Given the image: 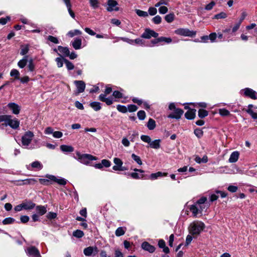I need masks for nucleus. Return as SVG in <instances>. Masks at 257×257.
<instances>
[{"label":"nucleus","mask_w":257,"mask_h":257,"mask_svg":"<svg viewBox=\"0 0 257 257\" xmlns=\"http://www.w3.org/2000/svg\"><path fill=\"white\" fill-rule=\"evenodd\" d=\"M205 228V224L201 221H196L191 223L188 228L189 233L193 235H198Z\"/></svg>","instance_id":"obj_1"},{"label":"nucleus","mask_w":257,"mask_h":257,"mask_svg":"<svg viewBox=\"0 0 257 257\" xmlns=\"http://www.w3.org/2000/svg\"><path fill=\"white\" fill-rule=\"evenodd\" d=\"M76 157L74 158L77 159L81 163L88 165L90 163V161L97 160V158L90 154H81L79 152H76Z\"/></svg>","instance_id":"obj_2"},{"label":"nucleus","mask_w":257,"mask_h":257,"mask_svg":"<svg viewBox=\"0 0 257 257\" xmlns=\"http://www.w3.org/2000/svg\"><path fill=\"white\" fill-rule=\"evenodd\" d=\"M34 135L31 131H27L22 137V145L25 147H27L31 144Z\"/></svg>","instance_id":"obj_3"},{"label":"nucleus","mask_w":257,"mask_h":257,"mask_svg":"<svg viewBox=\"0 0 257 257\" xmlns=\"http://www.w3.org/2000/svg\"><path fill=\"white\" fill-rule=\"evenodd\" d=\"M12 117V115H9V117L7 118L6 123L2 124V125H9L13 129H18L20 126V121L17 118L13 119ZM1 126V125H0Z\"/></svg>","instance_id":"obj_4"},{"label":"nucleus","mask_w":257,"mask_h":257,"mask_svg":"<svg viewBox=\"0 0 257 257\" xmlns=\"http://www.w3.org/2000/svg\"><path fill=\"white\" fill-rule=\"evenodd\" d=\"M176 34L188 37H194L196 35V32L194 31H190L188 29L180 28L175 31Z\"/></svg>","instance_id":"obj_5"},{"label":"nucleus","mask_w":257,"mask_h":257,"mask_svg":"<svg viewBox=\"0 0 257 257\" xmlns=\"http://www.w3.org/2000/svg\"><path fill=\"white\" fill-rule=\"evenodd\" d=\"M118 3L115 0H108L107 2L106 10L108 12L118 11L119 8Z\"/></svg>","instance_id":"obj_6"},{"label":"nucleus","mask_w":257,"mask_h":257,"mask_svg":"<svg viewBox=\"0 0 257 257\" xmlns=\"http://www.w3.org/2000/svg\"><path fill=\"white\" fill-rule=\"evenodd\" d=\"M159 34L158 33L155 32L154 30H152L150 29H146L145 32L141 35V37L149 39L151 37L157 38Z\"/></svg>","instance_id":"obj_7"},{"label":"nucleus","mask_w":257,"mask_h":257,"mask_svg":"<svg viewBox=\"0 0 257 257\" xmlns=\"http://www.w3.org/2000/svg\"><path fill=\"white\" fill-rule=\"evenodd\" d=\"M27 253L31 257H41L39 251L35 246H31L27 248Z\"/></svg>","instance_id":"obj_8"},{"label":"nucleus","mask_w":257,"mask_h":257,"mask_svg":"<svg viewBox=\"0 0 257 257\" xmlns=\"http://www.w3.org/2000/svg\"><path fill=\"white\" fill-rule=\"evenodd\" d=\"M244 92V95L253 99H257V93L253 89L249 88H246L242 90Z\"/></svg>","instance_id":"obj_9"},{"label":"nucleus","mask_w":257,"mask_h":257,"mask_svg":"<svg viewBox=\"0 0 257 257\" xmlns=\"http://www.w3.org/2000/svg\"><path fill=\"white\" fill-rule=\"evenodd\" d=\"M125 175L131 176L132 178L134 179H149V178L148 175L144 174H139V173H137V172L127 173H125Z\"/></svg>","instance_id":"obj_10"},{"label":"nucleus","mask_w":257,"mask_h":257,"mask_svg":"<svg viewBox=\"0 0 257 257\" xmlns=\"http://www.w3.org/2000/svg\"><path fill=\"white\" fill-rule=\"evenodd\" d=\"M7 106L14 114H18L20 113L21 107L18 104L14 102H11Z\"/></svg>","instance_id":"obj_11"},{"label":"nucleus","mask_w":257,"mask_h":257,"mask_svg":"<svg viewBox=\"0 0 257 257\" xmlns=\"http://www.w3.org/2000/svg\"><path fill=\"white\" fill-rule=\"evenodd\" d=\"M184 111L180 108H177L174 110V112L170 114L168 117L171 118H176L177 119L181 118L183 114Z\"/></svg>","instance_id":"obj_12"},{"label":"nucleus","mask_w":257,"mask_h":257,"mask_svg":"<svg viewBox=\"0 0 257 257\" xmlns=\"http://www.w3.org/2000/svg\"><path fill=\"white\" fill-rule=\"evenodd\" d=\"M74 84L76 85L78 93H82L84 91L85 88V83L82 80H75Z\"/></svg>","instance_id":"obj_13"},{"label":"nucleus","mask_w":257,"mask_h":257,"mask_svg":"<svg viewBox=\"0 0 257 257\" xmlns=\"http://www.w3.org/2000/svg\"><path fill=\"white\" fill-rule=\"evenodd\" d=\"M142 248L146 251H149L150 253H153L155 250V247L147 241H145L142 244Z\"/></svg>","instance_id":"obj_14"},{"label":"nucleus","mask_w":257,"mask_h":257,"mask_svg":"<svg viewBox=\"0 0 257 257\" xmlns=\"http://www.w3.org/2000/svg\"><path fill=\"white\" fill-rule=\"evenodd\" d=\"M47 177L49 180L53 181L55 182H56L58 184L61 185H65L67 183V181L65 179H63V178L58 179L55 176H54L53 175L47 176Z\"/></svg>","instance_id":"obj_15"},{"label":"nucleus","mask_w":257,"mask_h":257,"mask_svg":"<svg viewBox=\"0 0 257 257\" xmlns=\"http://www.w3.org/2000/svg\"><path fill=\"white\" fill-rule=\"evenodd\" d=\"M105 94H101L99 96V99L106 103V104L108 105H111L113 103L112 98V97H108L106 98Z\"/></svg>","instance_id":"obj_16"},{"label":"nucleus","mask_w":257,"mask_h":257,"mask_svg":"<svg viewBox=\"0 0 257 257\" xmlns=\"http://www.w3.org/2000/svg\"><path fill=\"white\" fill-rule=\"evenodd\" d=\"M113 162L115 164V165L112 167L114 171H118L123 164L122 161L118 158H114Z\"/></svg>","instance_id":"obj_17"},{"label":"nucleus","mask_w":257,"mask_h":257,"mask_svg":"<svg viewBox=\"0 0 257 257\" xmlns=\"http://www.w3.org/2000/svg\"><path fill=\"white\" fill-rule=\"evenodd\" d=\"M196 109H190L185 114V117L188 119H192L195 118Z\"/></svg>","instance_id":"obj_18"},{"label":"nucleus","mask_w":257,"mask_h":257,"mask_svg":"<svg viewBox=\"0 0 257 257\" xmlns=\"http://www.w3.org/2000/svg\"><path fill=\"white\" fill-rule=\"evenodd\" d=\"M239 156V153L238 152L234 151V152H232L231 154L230 157L229 158V160H228L229 162L230 163L236 162L238 159Z\"/></svg>","instance_id":"obj_19"},{"label":"nucleus","mask_w":257,"mask_h":257,"mask_svg":"<svg viewBox=\"0 0 257 257\" xmlns=\"http://www.w3.org/2000/svg\"><path fill=\"white\" fill-rule=\"evenodd\" d=\"M23 208L25 210H31L33 209L35 206V203H33V202L29 201H26L22 203Z\"/></svg>","instance_id":"obj_20"},{"label":"nucleus","mask_w":257,"mask_h":257,"mask_svg":"<svg viewBox=\"0 0 257 257\" xmlns=\"http://www.w3.org/2000/svg\"><path fill=\"white\" fill-rule=\"evenodd\" d=\"M73 47L76 49H80L81 47L82 41L80 38L75 39L73 42H71Z\"/></svg>","instance_id":"obj_21"},{"label":"nucleus","mask_w":257,"mask_h":257,"mask_svg":"<svg viewBox=\"0 0 257 257\" xmlns=\"http://www.w3.org/2000/svg\"><path fill=\"white\" fill-rule=\"evenodd\" d=\"M28 62H29L28 56H25L22 59L18 62V66L20 68H23L26 66Z\"/></svg>","instance_id":"obj_22"},{"label":"nucleus","mask_w":257,"mask_h":257,"mask_svg":"<svg viewBox=\"0 0 257 257\" xmlns=\"http://www.w3.org/2000/svg\"><path fill=\"white\" fill-rule=\"evenodd\" d=\"M89 3L93 10L99 8L100 5V2L99 0H89Z\"/></svg>","instance_id":"obj_23"},{"label":"nucleus","mask_w":257,"mask_h":257,"mask_svg":"<svg viewBox=\"0 0 257 257\" xmlns=\"http://www.w3.org/2000/svg\"><path fill=\"white\" fill-rule=\"evenodd\" d=\"M160 143L161 140H155L154 141H151L149 145L151 148L158 149L160 148Z\"/></svg>","instance_id":"obj_24"},{"label":"nucleus","mask_w":257,"mask_h":257,"mask_svg":"<svg viewBox=\"0 0 257 257\" xmlns=\"http://www.w3.org/2000/svg\"><path fill=\"white\" fill-rule=\"evenodd\" d=\"M190 210L192 213L193 216L196 217L198 213H200L198 207L196 204L192 205L190 207Z\"/></svg>","instance_id":"obj_25"},{"label":"nucleus","mask_w":257,"mask_h":257,"mask_svg":"<svg viewBox=\"0 0 257 257\" xmlns=\"http://www.w3.org/2000/svg\"><path fill=\"white\" fill-rule=\"evenodd\" d=\"M94 249H95L96 250H97V248L96 247L94 248L92 246H89L84 248L83 252L85 255L90 256L92 254Z\"/></svg>","instance_id":"obj_26"},{"label":"nucleus","mask_w":257,"mask_h":257,"mask_svg":"<svg viewBox=\"0 0 257 257\" xmlns=\"http://www.w3.org/2000/svg\"><path fill=\"white\" fill-rule=\"evenodd\" d=\"M61 150L63 152H72L74 148L71 146L63 145L60 146Z\"/></svg>","instance_id":"obj_27"},{"label":"nucleus","mask_w":257,"mask_h":257,"mask_svg":"<svg viewBox=\"0 0 257 257\" xmlns=\"http://www.w3.org/2000/svg\"><path fill=\"white\" fill-rule=\"evenodd\" d=\"M36 210L40 215H43L47 211L46 207L44 206L38 205L36 206Z\"/></svg>","instance_id":"obj_28"},{"label":"nucleus","mask_w":257,"mask_h":257,"mask_svg":"<svg viewBox=\"0 0 257 257\" xmlns=\"http://www.w3.org/2000/svg\"><path fill=\"white\" fill-rule=\"evenodd\" d=\"M20 73L19 71L16 69H13L10 72V76L14 77L15 79L19 80Z\"/></svg>","instance_id":"obj_29"},{"label":"nucleus","mask_w":257,"mask_h":257,"mask_svg":"<svg viewBox=\"0 0 257 257\" xmlns=\"http://www.w3.org/2000/svg\"><path fill=\"white\" fill-rule=\"evenodd\" d=\"M101 104L99 102L94 101L90 104V106L95 110V111H98L101 108Z\"/></svg>","instance_id":"obj_30"},{"label":"nucleus","mask_w":257,"mask_h":257,"mask_svg":"<svg viewBox=\"0 0 257 257\" xmlns=\"http://www.w3.org/2000/svg\"><path fill=\"white\" fill-rule=\"evenodd\" d=\"M58 50H59L61 53H63L66 56H68L69 55V50L67 47H63L61 46H59L58 47Z\"/></svg>","instance_id":"obj_31"},{"label":"nucleus","mask_w":257,"mask_h":257,"mask_svg":"<svg viewBox=\"0 0 257 257\" xmlns=\"http://www.w3.org/2000/svg\"><path fill=\"white\" fill-rule=\"evenodd\" d=\"M156 122L152 119L150 118L147 123V127L150 130H153L156 127Z\"/></svg>","instance_id":"obj_32"},{"label":"nucleus","mask_w":257,"mask_h":257,"mask_svg":"<svg viewBox=\"0 0 257 257\" xmlns=\"http://www.w3.org/2000/svg\"><path fill=\"white\" fill-rule=\"evenodd\" d=\"M125 228L122 227H118L115 232V235L117 236L123 235L125 232Z\"/></svg>","instance_id":"obj_33"},{"label":"nucleus","mask_w":257,"mask_h":257,"mask_svg":"<svg viewBox=\"0 0 257 257\" xmlns=\"http://www.w3.org/2000/svg\"><path fill=\"white\" fill-rule=\"evenodd\" d=\"M37 182V180L35 178H28L24 180L23 184L25 185H34Z\"/></svg>","instance_id":"obj_34"},{"label":"nucleus","mask_w":257,"mask_h":257,"mask_svg":"<svg viewBox=\"0 0 257 257\" xmlns=\"http://www.w3.org/2000/svg\"><path fill=\"white\" fill-rule=\"evenodd\" d=\"M29 50V46L25 45L21 46L20 54L23 56H26V55L28 53Z\"/></svg>","instance_id":"obj_35"},{"label":"nucleus","mask_w":257,"mask_h":257,"mask_svg":"<svg viewBox=\"0 0 257 257\" xmlns=\"http://www.w3.org/2000/svg\"><path fill=\"white\" fill-rule=\"evenodd\" d=\"M208 115V112L205 109H200L198 110V116L201 118H203Z\"/></svg>","instance_id":"obj_36"},{"label":"nucleus","mask_w":257,"mask_h":257,"mask_svg":"<svg viewBox=\"0 0 257 257\" xmlns=\"http://www.w3.org/2000/svg\"><path fill=\"white\" fill-rule=\"evenodd\" d=\"M84 232L80 230L77 229L73 232V235L76 238H81L84 236Z\"/></svg>","instance_id":"obj_37"},{"label":"nucleus","mask_w":257,"mask_h":257,"mask_svg":"<svg viewBox=\"0 0 257 257\" xmlns=\"http://www.w3.org/2000/svg\"><path fill=\"white\" fill-rule=\"evenodd\" d=\"M175 18V15L174 13H170L169 14L167 15L165 17V19L168 23H171L172 22Z\"/></svg>","instance_id":"obj_38"},{"label":"nucleus","mask_w":257,"mask_h":257,"mask_svg":"<svg viewBox=\"0 0 257 257\" xmlns=\"http://www.w3.org/2000/svg\"><path fill=\"white\" fill-rule=\"evenodd\" d=\"M31 166L33 168H37L39 170H41L43 168V165L39 161H35L31 164Z\"/></svg>","instance_id":"obj_39"},{"label":"nucleus","mask_w":257,"mask_h":257,"mask_svg":"<svg viewBox=\"0 0 257 257\" xmlns=\"http://www.w3.org/2000/svg\"><path fill=\"white\" fill-rule=\"evenodd\" d=\"M29 64L28 66V68L29 71L33 72L35 70V64L34 63L33 60L32 58L29 60Z\"/></svg>","instance_id":"obj_40"},{"label":"nucleus","mask_w":257,"mask_h":257,"mask_svg":"<svg viewBox=\"0 0 257 257\" xmlns=\"http://www.w3.org/2000/svg\"><path fill=\"white\" fill-rule=\"evenodd\" d=\"M160 42H164L165 43L169 44L172 42V40L170 37H159Z\"/></svg>","instance_id":"obj_41"},{"label":"nucleus","mask_w":257,"mask_h":257,"mask_svg":"<svg viewBox=\"0 0 257 257\" xmlns=\"http://www.w3.org/2000/svg\"><path fill=\"white\" fill-rule=\"evenodd\" d=\"M64 63L68 70H71L74 69V66L73 64L67 59H64Z\"/></svg>","instance_id":"obj_42"},{"label":"nucleus","mask_w":257,"mask_h":257,"mask_svg":"<svg viewBox=\"0 0 257 257\" xmlns=\"http://www.w3.org/2000/svg\"><path fill=\"white\" fill-rule=\"evenodd\" d=\"M227 17V14L224 12H221L219 14H216L214 15L213 19H224Z\"/></svg>","instance_id":"obj_43"},{"label":"nucleus","mask_w":257,"mask_h":257,"mask_svg":"<svg viewBox=\"0 0 257 257\" xmlns=\"http://www.w3.org/2000/svg\"><path fill=\"white\" fill-rule=\"evenodd\" d=\"M194 133L195 136L198 138H201L203 135V132L199 128H196Z\"/></svg>","instance_id":"obj_44"},{"label":"nucleus","mask_w":257,"mask_h":257,"mask_svg":"<svg viewBox=\"0 0 257 257\" xmlns=\"http://www.w3.org/2000/svg\"><path fill=\"white\" fill-rule=\"evenodd\" d=\"M209 205H210L209 203H206V204L197 205L200 211V213H201L204 210H206L207 208H208Z\"/></svg>","instance_id":"obj_45"},{"label":"nucleus","mask_w":257,"mask_h":257,"mask_svg":"<svg viewBox=\"0 0 257 257\" xmlns=\"http://www.w3.org/2000/svg\"><path fill=\"white\" fill-rule=\"evenodd\" d=\"M132 159L136 162L139 165H142V162L140 158V157L135 154H133L132 155Z\"/></svg>","instance_id":"obj_46"},{"label":"nucleus","mask_w":257,"mask_h":257,"mask_svg":"<svg viewBox=\"0 0 257 257\" xmlns=\"http://www.w3.org/2000/svg\"><path fill=\"white\" fill-rule=\"evenodd\" d=\"M64 59L62 58L58 57L56 58L55 61L57 63V65L59 68L62 67L63 65V62H64Z\"/></svg>","instance_id":"obj_47"},{"label":"nucleus","mask_w":257,"mask_h":257,"mask_svg":"<svg viewBox=\"0 0 257 257\" xmlns=\"http://www.w3.org/2000/svg\"><path fill=\"white\" fill-rule=\"evenodd\" d=\"M119 40H122L123 42H126L130 44H134V40L130 39L127 38L125 37H118L117 38V41H118Z\"/></svg>","instance_id":"obj_48"},{"label":"nucleus","mask_w":257,"mask_h":257,"mask_svg":"<svg viewBox=\"0 0 257 257\" xmlns=\"http://www.w3.org/2000/svg\"><path fill=\"white\" fill-rule=\"evenodd\" d=\"M15 220L14 218L12 217H8L5 218L3 221V223L5 225L12 224L15 222Z\"/></svg>","instance_id":"obj_49"},{"label":"nucleus","mask_w":257,"mask_h":257,"mask_svg":"<svg viewBox=\"0 0 257 257\" xmlns=\"http://www.w3.org/2000/svg\"><path fill=\"white\" fill-rule=\"evenodd\" d=\"M136 12L137 14L140 17H146L148 16V13L147 12H145L140 10H136Z\"/></svg>","instance_id":"obj_50"},{"label":"nucleus","mask_w":257,"mask_h":257,"mask_svg":"<svg viewBox=\"0 0 257 257\" xmlns=\"http://www.w3.org/2000/svg\"><path fill=\"white\" fill-rule=\"evenodd\" d=\"M247 113L250 114L253 119H257V113L254 112L251 109L248 108L246 110Z\"/></svg>","instance_id":"obj_51"},{"label":"nucleus","mask_w":257,"mask_h":257,"mask_svg":"<svg viewBox=\"0 0 257 257\" xmlns=\"http://www.w3.org/2000/svg\"><path fill=\"white\" fill-rule=\"evenodd\" d=\"M81 34V32L78 30H75L74 31H69L68 33V35L71 37H73L75 35H80Z\"/></svg>","instance_id":"obj_52"},{"label":"nucleus","mask_w":257,"mask_h":257,"mask_svg":"<svg viewBox=\"0 0 257 257\" xmlns=\"http://www.w3.org/2000/svg\"><path fill=\"white\" fill-rule=\"evenodd\" d=\"M219 114L223 116H228L230 114L229 111L225 108L220 109L219 110Z\"/></svg>","instance_id":"obj_53"},{"label":"nucleus","mask_w":257,"mask_h":257,"mask_svg":"<svg viewBox=\"0 0 257 257\" xmlns=\"http://www.w3.org/2000/svg\"><path fill=\"white\" fill-rule=\"evenodd\" d=\"M141 139L144 142L148 143L149 145L151 142V139L149 136L142 135Z\"/></svg>","instance_id":"obj_54"},{"label":"nucleus","mask_w":257,"mask_h":257,"mask_svg":"<svg viewBox=\"0 0 257 257\" xmlns=\"http://www.w3.org/2000/svg\"><path fill=\"white\" fill-rule=\"evenodd\" d=\"M138 118L141 120H144L146 117V113L144 110H140L137 113Z\"/></svg>","instance_id":"obj_55"},{"label":"nucleus","mask_w":257,"mask_h":257,"mask_svg":"<svg viewBox=\"0 0 257 257\" xmlns=\"http://www.w3.org/2000/svg\"><path fill=\"white\" fill-rule=\"evenodd\" d=\"M47 40L54 44H58L59 43L57 38L52 36H49L47 37Z\"/></svg>","instance_id":"obj_56"},{"label":"nucleus","mask_w":257,"mask_h":257,"mask_svg":"<svg viewBox=\"0 0 257 257\" xmlns=\"http://www.w3.org/2000/svg\"><path fill=\"white\" fill-rule=\"evenodd\" d=\"M207 201V198L205 197H202L201 198H200L197 202L196 204V205H202V204H206V203H208L206 202Z\"/></svg>","instance_id":"obj_57"},{"label":"nucleus","mask_w":257,"mask_h":257,"mask_svg":"<svg viewBox=\"0 0 257 257\" xmlns=\"http://www.w3.org/2000/svg\"><path fill=\"white\" fill-rule=\"evenodd\" d=\"M116 108L119 112L122 113L126 112L127 111V108L125 106L121 105H117Z\"/></svg>","instance_id":"obj_58"},{"label":"nucleus","mask_w":257,"mask_h":257,"mask_svg":"<svg viewBox=\"0 0 257 257\" xmlns=\"http://www.w3.org/2000/svg\"><path fill=\"white\" fill-rule=\"evenodd\" d=\"M152 21L155 24H159L161 23L162 18L160 16L157 15L153 18Z\"/></svg>","instance_id":"obj_59"},{"label":"nucleus","mask_w":257,"mask_h":257,"mask_svg":"<svg viewBox=\"0 0 257 257\" xmlns=\"http://www.w3.org/2000/svg\"><path fill=\"white\" fill-rule=\"evenodd\" d=\"M148 12L150 15L154 16L157 14V10L156 8L150 7L148 10Z\"/></svg>","instance_id":"obj_60"},{"label":"nucleus","mask_w":257,"mask_h":257,"mask_svg":"<svg viewBox=\"0 0 257 257\" xmlns=\"http://www.w3.org/2000/svg\"><path fill=\"white\" fill-rule=\"evenodd\" d=\"M138 109V107L134 104H130L127 106V110L130 112H134Z\"/></svg>","instance_id":"obj_61"},{"label":"nucleus","mask_w":257,"mask_h":257,"mask_svg":"<svg viewBox=\"0 0 257 257\" xmlns=\"http://www.w3.org/2000/svg\"><path fill=\"white\" fill-rule=\"evenodd\" d=\"M168 8L165 6H161L159 9V12L161 14H165L167 13Z\"/></svg>","instance_id":"obj_62"},{"label":"nucleus","mask_w":257,"mask_h":257,"mask_svg":"<svg viewBox=\"0 0 257 257\" xmlns=\"http://www.w3.org/2000/svg\"><path fill=\"white\" fill-rule=\"evenodd\" d=\"M102 166L108 168L110 166L111 163L109 160L103 159L101 161Z\"/></svg>","instance_id":"obj_63"},{"label":"nucleus","mask_w":257,"mask_h":257,"mask_svg":"<svg viewBox=\"0 0 257 257\" xmlns=\"http://www.w3.org/2000/svg\"><path fill=\"white\" fill-rule=\"evenodd\" d=\"M215 5V3L214 1H212L211 3L205 6V9L208 11L211 10Z\"/></svg>","instance_id":"obj_64"}]
</instances>
